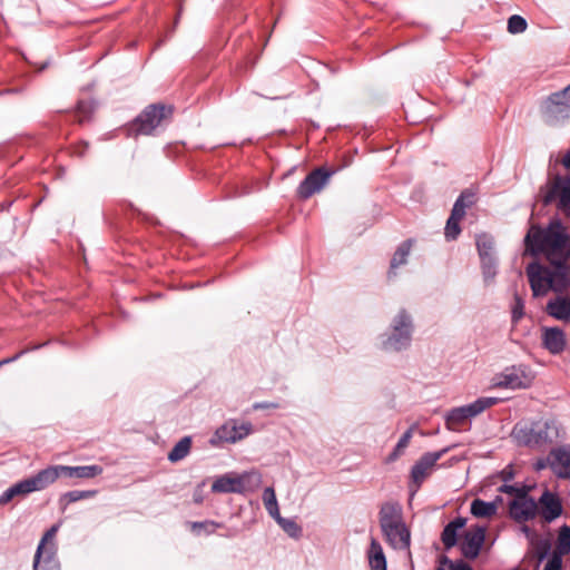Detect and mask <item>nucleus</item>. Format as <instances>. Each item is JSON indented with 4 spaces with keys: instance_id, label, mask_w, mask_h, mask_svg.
<instances>
[{
    "instance_id": "nucleus-14",
    "label": "nucleus",
    "mask_w": 570,
    "mask_h": 570,
    "mask_svg": "<svg viewBox=\"0 0 570 570\" xmlns=\"http://www.w3.org/2000/svg\"><path fill=\"white\" fill-rule=\"evenodd\" d=\"M530 286L534 296L544 295L552 286V273L538 263L527 267Z\"/></svg>"
},
{
    "instance_id": "nucleus-28",
    "label": "nucleus",
    "mask_w": 570,
    "mask_h": 570,
    "mask_svg": "<svg viewBox=\"0 0 570 570\" xmlns=\"http://www.w3.org/2000/svg\"><path fill=\"white\" fill-rule=\"evenodd\" d=\"M499 498L491 502H485L481 499H474L471 503V514L475 518L485 519L493 517L498 510Z\"/></svg>"
},
{
    "instance_id": "nucleus-38",
    "label": "nucleus",
    "mask_w": 570,
    "mask_h": 570,
    "mask_svg": "<svg viewBox=\"0 0 570 570\" xmlns=\"http://www.w3.org/2000/svg\"><path fill=\"white\" fill-rule=\"evenodd\" d=\"M557 550L560 554H567L570 552V527L562 525L558 535Z\"/></svg>"
},
{
    "instance_id": "nucleus-18",
    "label": "nucleus",
    "mask_w": 570,
    "mask_h": 570,
    "mask_svg": "<svg viewBox=\"0 0 570 570\" xmlns=\"http://www.w3.org/2000/svg\"><path fill=\"white\" fill-rule=\"evenodd\" d=\"M521 530L525 533L529 540L530 552L535 559L537 566L547 558L551 549L550 538H544L537 534L528 525H522Z\"/></svg>"
},
{
    "instance_id": "nucleus-32",
    "label": "nucleus",
    "mask_w": 570,
    "mask_h": 570,
    "mask_svg": "<svg viewBox=\"0 0 570 570\" xmlns=\"http://www.w3.org/2000/svg\"><path fill=\"white\" fill-rule=\"evenodd\" d=\"M191 448V439L190 436H184L180 439L173 450L168 453V460L170 462H178L186 458Z\"/></svg>"
},
{
    "instance_id": "nucleus-41",
    "label": "nucleus",
    "mask_w": 570,
    "mask_h": 570,
    "mask_svg": "<svg viewBox=\"0 0 570 570\" xmlns=\"http://www.w3.org/2000/svg\"><path fill=\"white\" fill-rule=\"evenodd\" d=\"M96 494V491L88 490V491H79L73 490L65 493L61 498V500L67 501V503H73L82 499L91 498Z\"/></svg>"
},
{
    "instance_id": "nucleus-13",
    "label": "nucleus",
    "mask_w": 570,
    "mask_h": 570,
    "mask_svg": "<svg viewBox=\"0 0 570 570\" xmlns=\"http://www.w3.org/2000/svg\"><path fill=\"white\" fill-rule=\"evenodd\" d=\"M330 177L331 173L323 168H317L311 171L297 188L298 197L302 199H308L314 194L321 191L327 184Z\"/></svg>"
},
{
    "instance_id": "nucleus-3",
    "label": "nucleus",
    "mask_w": 570,
    "mask_h": 570,
    "mask_svg": "<svg viewBox=\"0 0 570 570\" xmlns=\"http://www.w3.org/2000/svg\"><path fill=\"white\" fill-rule=\"evenodd\" d=\"M530 488L521 483L502 484L501 492L514 495L510 503V515L518 522H524L535 517L538 503L528 497Z\"/></svg>"
},
{
    "instance_id": "nucleus-17",
    "label": "nucleus",
    "mask_w": 570,
    "mask_h": 570,
    "mask_svg": "<svg viewBox=\"0 0 570 570\" xmlns=\"http://www.w3.org/2000/svg\"><path fill=\"white\" fill-rule=\"evenodd\" d=\"M542 345L551 354H561L567 346V336L558 326H544L541 330Z\"/></svg>"
},
{
    "instance_id": "nucleus-34",
    "label": "nucleus",
    "mask_w": 570,
    "mask_h": 570,
    "mask_svg": "<svg viewBox=\"0 0 570 570\" xmlns=\"http://www.w3.org/2000/svg\"><path fill=\"white\" fill-rule=\"evenodd\" d=\"M412 248V240H405L402 243L397 249L395 250L392 259H391V269H395L399 266L403 265L407 261V256L410 255Z\"/></svg>"
},
{
    "instance_id": "nucleus-31",
    "label": "nucleus",
    "mask_w": 570,
    "mask_h": 570,
    "mask_svg": "<svg viewBox=\"0 0 570 570\" xmlns=\"http://www.w3.org/2000/svg\"><path fill=\"white\" fill-rule=\"evenodd\" d=\"M33 570H60L59 563L55 558L53 548H50L43 554H35Z\"/></svg>"
},
{
    "instance_id": "nucleus-47",
    "label": "nucleus",
    "mask_w": 570,
    "mask_h": 570,
    "mask_svg": "<svg viewBox=\"0 0 570 570\" xmlns=\"http://www.w3.org/2000/svg\"><path fill=\"white\" fill-rule=\"evenodd\" d=\"M514 476V470L512 465H509L501 470V481L503 484H508V481L512 480Z\"/></svg>"
},
{
    "instance_id": "nucleus-40",
    "label": "nucleus",
    "mask_w": 570,
    "mask_h": 570,
    "mask_svg": "<svg viewBox=\"0 0 570 570\" xmlns=\"http://www.w3.org/2000/svg\"><path fill=\"white\" fill-rule=\"evenodd\" d=\"M273 519H275L283 530L291 537H298L301 534L302 529L294 520L282 518L281 513L278 517H274Z\"/></svg>"
},
{
    "instance_id": "nucleus-29",
    "label": "nucleus",
    "mask_w": 570,
    "mask_h": 570,
    "mask_svg": "<svg viewBox=\"0 0 570 570\" xmlns=\"http://www.w3.org/2000/svg\"><path fill=\"white\" fill-rule=\"evenodd\" d=\"M240 483V493L254 492L262 484V474L256 470H250L238 474Z\"/></svg>"
},
{
    "instance_id": "nucleus-4",
    "label": "nucleus",
    "mask_w": 570,
    "mask_h": 570,
    "mask_svg": "<svg viewBox=\"0 0 570 570\" xmlns=\"http://www.w3.org/2000/svg\"><path fill=\"white\" fill-rule=\"evenodd\" d=\"M171 112V108L165 105H150L135 119L130 130L136 135H149Z\"/></svg>"
},
{
    "instance_id": "nucleus-16",
    "label": "nucleus",
    "mask_w": 570,
    "mask_h": 570,
    "mask_svg": "<svg viewBox=\"0 0 570 570\" xmlns=\"http://www.w3.org/2000/svg\"><path fill=\"white\" fill-rule=\"evenodd\" d=\"M550 469L559 479H570V444L550 451Z\"/></svg>"
},
{
    "instance_id": "nucleus-35",
    "label": "nucleus",
    "mask_w": 570,
    "mask_h": 570,
    "mask_svg": "<svg viewBox=\"0 0 570 570\" xmlns=\"http://www.w3.org/2000/svg\"><path fill=\"white\" fill-rule=\"evenodd\" d=\"M558 193L560 205L562 207H567L570 205V179L562 183V184H556L551 195L547 196L546 203H548L551 197Z\"/></svg>"
},
{
    "instance_id": "nucleus-33",
    "label": "nucleus",
    "mask_w": 570,
    "mask_h": 570,
    "mask_svg": "<svg viewBox=\"0 0 570 570\" xmlns=\"http://www.w3.org/2000/svg\"><path fill=\"white\" fill-rule=\"evenodd\" d=\"M415 425H412L399 440V442L396 443L394 450L392 451V453L389 455V461L390 462H393L395 460H397L405 451V449L409 446L410 444V441L413 436V432L415 430Z\"/></svg>"
},
{
    "instance_id": "nucleus-10",
    "label": "nucleus",
    "mask_w": 570,
    "mask_h": 570,
    "mask_svg": "<svg viewBox=\"0 0 570 570\" xmlns=\"http://www.w3.org/2000/svg\"><path fill=\"white\" fill-rule=\"evenodd\" d=\"M533 372L525 365H513L505 367L501 373V387L527 389L532 384Z\"/></svg>"
},
{
    "instance_id": "nucleus-21",
    "label": "nucleus",
    "mask_w": 570,
    "mask_h": 570,
    "mask_svg": "<svg viewBox=\"0 0 570 570\" xmlns=\"http://www.w3.org/2000/svg\"><path fill=\"white\" fill-rule=\"evenodd\" d=\"M386 542L395 550H407L411 543V533L405 523L393 527L391 530H382Z\"/></svg>"
},
{
    "instance_id": "nucleus-42",
    "label": "nucleus",
    "mask_w": 570,
    "mask_h": 570,
    "mask_svg": "<svg viewBox=\"0 0 570 570\" xmlns=\"http://www.w3.org/2000/svg\"><path fill=\"white\" fill-rule=\"evenodd\" d=\"M94 111V106L90 101H79L77 105V120L82 124L89 119Z\"/></svg>"
},
{
    "instance_id": "nucleus-30",
    "label": "nucleus",
    "mask_w": 570,
    "mask_h": 570,
    "mask_svg": "<svg viewBox=\"0 0 570 570\" xmlns=\"http://www.w3.org/2000/svg\"><path fill=\"white\" fill-rule=\"evenodd\" d=\"M548 313L558 320H567L570 317V298L558 297L548 304Z\"/></svg>"
},
{
    "instance_id": "nucleus-12",
    "label": "nucleus",
    "mask_w": 570,
    "mask_h": 570,
    "mask_svg": "<svg viewBox=\"0 0 570 570\" xmlns=\"http://www.w3.org/2000/svg\"><path fill=\"white\" fill-rule=\"evenodd\" d=\"M544 108L550 118L570 117V85L561 91L551 94L546 100Z\"/></svg>"
},
{
    "instance_id": "nucleus-20",
    "label": "nucleus",
    "mask_w": 570,
    "mask_h": 570,
    "mask_svg": "<svg viewBox=\"0 0 570 570\" xmlns=\"http://www.w3.org/2000/svg\"><path fill=\"white\" fill-rule=\"evenodd\" d=\"M381 530H391L393 527L404 523L402 508L397 503H384L379 512Z\"/></svg>"
},
{
    "instance_id": "nucleus-37",
    "label": "nucleus",
    "mask_w": 570,
    "mask_h": 570,
    "mask_svg": "<svg viewBox=\"0 0 570 570\" xmlns=\"http://www.w3.org/2000/svg\"><path fill=\"white\" fill-rule=\"evenodd\" d=\"M58 529H59V525L53 524L50 529H48L46 531V533L43 534L42 539L39 542L36 553L43 554L50 548L55 549L53 540L56 538Z\"/></svg>"
},
{
    "instance_id": "nucleus-46",
    "label": "nucleus",
    "mask_w": 570,
    "mask_h": 570,
    "mask_svg": "<svg viewBox=\"0 0 570 570\" xmlns=\"http://www.w3.org/2000/svg\"><path fill=\"white\" fill-rule=\"evenodd\" d=\"M523 305L521 299L515 298V305L512 308V318L513 321H518L523 317Z\"/></svg>"
},
{
    "instance_id": "nucleus-43",
    "label": "nucleus",
    "mask_w": 570,
    "mask_h": 570,
    "mask_svg": "<svg viewBox=\"0 0 570 570\" xmlns=\"http://www.w3.org/2000/svg\"><path fill=\"white\" fill-rule=\"evenodd\" d=\"M222 523L215 521H202V522H193L191 529L194 531L203 529L206 533L212 534L216 531V529L222 528Z\"/></svg>"
},
{
    "instance_id": "nucleus-11",
    "label": "nucleus",
    "mask_w": 570,
    "mask_h": 570,
    "mask_svg": "<svg viewBox=\"0 0 570 570\" xmlns=\"http://www.w3.org/2000/svg\"><path fill=\"white\" fill-rule=\"evenodd\" d=\"M450 448H444L436 452L424 453L419 461L412 466L411 478L413 482L420 487L422 482L431 474L436 462L448 453Z\"/></svg>"
},
{
    "instance_id": "nucleus-54",
    "label": "nucleus",
    "mask_w": 570,
    "mask_h": 570,
    "mask_svg": "<svg viewBox=\"0 0 570 570\" xmlns=\"http://www.w3.org/2000/svg\"><path fill=\"white\" fill-rule=\"evenodd\" d=\"M436 570H444L443 567H438Z\"/></svg>"
},
{
    "instance_id": "nucleus-1",
    "label": "nucleus",
    "mask_w": 570,
    "mask_h": 570,
    "mask_svg": "<svg viewBox=\"0 0 570 570\" xmlns=\"http://www.w3.org/2000/svg\"><path fill=\"white\" fill-rule=\"evenodd\" d=\"M525 246L533 255L543 254L551 265L566 272L570 237L559 220L551 222L547 228L532 226L525 236Z\"/></svg>"
},
{
    "instance_id": "nucleus-52",
    "label": "nucleus",
    "mask_w": 570,
    "mask_h": 570,
    "mask_svg": "<svg viewBox=\"0 0 570 570\" xmlns=\"http://www.w3.org/2000/svg\"><path fill=\"white\" fill-rule=\"evenodd\" d=\"M566 168L570 169V150L566 154L562 160Z\"/></svg>"
},
{
    "instance_id": "nucleus-26",
    "label": "nucleus",
    "mask_w": 570,
    "mask_h": 570,
    "mask_svg": "<svg viewBox=\"0 0 570 570\" xmlns=\"http://www.w3.org/2000/svg\"><path fill=\"white\" fill-rule=\"evenodd\" d=\"M366 554L371 570H386V558L383 548L375 538H371Z\"/></svg>"
},
{
    "instance_id": "nucleus-53",
    "label": "nucleus",
    "mask_w": 570,
    "mask_h": 570,
    "mask_svg": "<svg viewBox=\"0 0 570 570\" xmlns=\"http://www.w3.org/2000/svg\"><path fill=\"white\" fill-rule=\"evenodd\" d=\"M409 317H410V316H409L407 314L402 313V314L400 315V317H399V321L404 322V321H407V318H409Z\"/></svg>"
},
{
    "instance_id": "nucleus-50",
    "label": "nucleus",
    "mask_w": 570,
    "mask_h": 570,
    "mask_svg": "<svg viewBox=\"0 0 570 570\" xmlns=\"http://www.w3.org/2000/svg\"><path fill=\"white\" fill-rule=\"evenodd\" d=\"M253 407L255 410H258V409H271V407L275 409V407H277V405L273 404V403H255L253 405Z\"/></svg>"
},
{
    "instance_id": "nucleus-8",
    "label": "nucleus",
    "mask_w": 570,
    "mask_h": 570,
    "mask_svg": "<svg viewBox=\"0 0 570 570\" xmlns=\"http://www.w3.org/2000/svg\"><path fill=\"white\" fill-rule=\"evenodd\" d=\"M412 332V323H397L380 336V346L387 353L405 350L410 346Z\"/></svg>"
},
{
    "instance_id": "nucleus-9",
    "label": "nucleus",
    "mask_w": 570,
    "mask_h": 570,
    "mask_svg": "<svg viewBox=\"0 0 570 570\" xmlns=\"http://www.w3.org/2000/svg\"><path fill=\"white\" fill-rule=\"evenodd\" d=\"M253 432V425L249 422L238 423L236 420H229L219 426L209 443L214 446L223 442L236 443Z\"/></svg>"
},
{
    "instance_id": "nucleus-2",
    "label": "nucleus",
    "mask_w": 570,
    "mask_h": 570,
    "mask_svg": "<svg viewBox=\"0 0 570 570\" xmlns=\"http://www.w3.org/2000/svg\"><path fill=\"white\" fill-rule=\"evenodd\" d=\"M563 431L554 419L537 422H519L514 425L511 436L520 445L541 449L562 438Z\"/></svg>"
},
{
    "instance_id": "nucleus-7",
    "label": "nucleus",
    "mask_w": 570,
    "mask_h": 570,
    "mask_svg": "<svg viewBox=\"0 0 570 570\" xmlns=\"http://www.w3.org/2000/svg\"><path fill=\"white\" fill-rule=\"evenodd\" d=\"M498 402V397H479L471 404L455 407L446 415V426L451 430H455L466 420L479 415L484 410L495 405Z\"/></svg>"
},
{
    "instance_id": "nucleus-5",
    "label": "nucleus",
    "mask_w": 570,
    "mask_h": 570,
    "mask_svg": "<svg viewBox=\"0 0 570 570\" xmlns=\"http://www.w3.org/2000/svg\"><path fill=\"white\" fill-rule=\"evenodd\" d=\"M475 204V194L469 189L461 193L455 200L451 215L444 228V235L448 240H454L461 233L460 222L466 214V209Z\"/></svg>"
},
{
    "instance_id": "nucleus-19",
    "label": "nucleus",
    "mask_w": 570,
    "mask_h": 570,
    "mask_svg": "<svg viewBox=\"0 0 570 570\" xmlns=\"http://www.w3.org/2000/svg\"><path fill=\"white\" fill-rule=\"evenodd\" d=\"M538 512L546 522L557 519L562 512L559 498L550 491H544L538 502Z\"/></svg>"
},
{
    "instance_id": "nucleus-44",
    "label": "nucleus",
    "mask_w": 570,
    "mask_h": 570,
    "mask_svg": "<svg viewBox=\"0 0 570 570\" xmlns=\"http://www.w3.org/2000/svg\"><path fill=\"white\" fill-rule=\"evenodd\" d=\"M562 556L559 552L553 553V556L548 560L543 570H560L562 566Z\"/></svg>"
},
{
    "instance_id": "nucleus-45",
    "label": "nucleus",
    "mask_w": 570,
    "mask_h": 570,
    "mask_svg": "<svg viewBox=\"0 0 570 570\" xmlns=\"http://www.w3.org/2000/svg\"><path fill=\"white\" fill-rule=\"evenodd\" d=\"M41 345H35L32 347H27V348H23L21 350L20 352H18L17 354H14L13 356L11 357H8V358H3L0 361V367L6 365V364H10L12 362H16L17 360H19L22 355H24L26 353H28L29 351H32V350H37L39 348Z\"/></svg>"
},
{
    "instance_id": "nucleus-49",
    "label": "nucleus",
    "mask_w": 570,
    "mask_h": 570,
    "mask_svg": "<svg viewBox=\"0 0 570 570\" xmlns=\"http://www.w3.org/2000/svg\"><path fill=\"white\" fill-rule=\"evenodd\" d=\"M451 570H472V568L463 561H455L451 563Z\"/></svg>"
},
{
    "instance_id": "nucleus-23",
    "label": "nucleus",
    "mask_w": 570,
    "mask_h": 570,
    "mask_svg": "<svg viewBox=\"0 0 570 570\" xmlns=\"http://www.w3.org/2000/svg\"><path fill=\"white\" fill-rule=\"evenodd\" d=\"M58 465H51L43 470H40L37 474L29 478L33 491H41L48 488L50 484L56 482L58 478H60V472L58 471Z\"/></svg>"
},
{
    "instance_id": "nucleus-25",
    "label": "nucleus",
    "mask_w": 570,
    "mask_h": 570,
    "mask_svg": "<svg viewBox=\"0 0 570 570\" xmlns=\"http://www.w3.org/2000/svg\"><path fill=\"white\" fill-rule=\"evenodd\" d=\"M465 524L466 519L458 517L444 527L441 534V540L446 550L453 548L458 543V531L464 528Z\"/></svg>"
},
{
    "instance_id": "nucleus-51",
    "label": "nucleus",
    "mask_w": 570,
    "mask_h": 570,
    "mask_svg": "<svg viewBox=\"0 0 570 570\" xmlns=\"http://www.w3.org/2000/svg\"><path fill=\"white\" fill-rule=\"evenodd\" d=\"M451 563H455V561L450 560L446 556L440 558V567L448 566L451 569Z\"/></svg>"
},
{
    "instance_id": "nucleus-48",
    "label": "nucleus",
    "mask_w": 570,
    "mask_h": 570,
    "mask_svg": "<svg viewBox=\"0 0 570 570\" xmlns=\"http://www.w3.org/2000/svg\"><path fill=\"white\" fill-rule=\"evenodd\" d=\"M548 466L550 468V454L547 456V459H540L534 464V468L538 471L543 470Z\"/></svg>"
},
{
    "instance_id": "nucleus-6",
    "label": "nucleus",
    "mask_w": 570,
    "mask_h": 570,
    "mask_svg": "<svg viewBox=\"0 0 570 570\" xmlns=\"http://www.w3.org/2000/svg\"><path fill=\"white\" fill-rule=\"evenodd\" d=\"M476 248L481 261L484 283L493 285L497 276L494 237L488 234L478 235Z\"/></svg>"
},
{
    "instance_id": "nucleus-15",
    "label": "nucleus",
    "mask_w": 570,
    "mask_h": 570,
    "mask_svg": "<svg viewBox=\"0 0 570 570\" xmlns=\"http://www.w3.org/2000/svg\"><path fill=\"white\" fill-rule=\"evenodd\" d=\"M485 539V528L476 525L465 532L463 540L460 543L461 553L466 559H474L479 556L481 547Z\"/></svg>"
},
{
    "instance_id": "nucleus-39",
    "label": "nucleus",
    "mask_w": 570,
    "mask_h": 570,
    "mask_svg": "<svg viewBox=\"0 0 570 570\" xmlns=\"http://www.w3.org/2000/svg\"><path fill=\"white\" fill-rule=\"evenodd\" d=\"M527 27H528V23L523 17H521L519 14H513L508 20L507 29L510 33L517 35V33L524 32Z\"/></svg>"
},
{
    "instance_id": "nucleus-27",
    "label": "nucleus",
    "mask_w": 570,
    "mask_h": 570,
    "mask_svg": "<svg viewBox=\"0 0 570 570\" xmlns=\"http://www.w3.org/2000/svg\"><path fill=\"white\" fill-rule=\"evenodd\" d=\"M35 492L33 491V488L31 485V482L28 479H24V480H21L17 483H14L13 485H11L10 488H8L0 497V504L1 505H4L7 503H9L12 499L17 498V497H24L29 493H32Z\"/></svg>"
},
{
    "instance_id": "nucleus-24",
    "label": "nucleus",
    "mask_w": 570,
    "mask_h": 570,
    "mask_svg": "<svg viewBox=\"0 0 570 570\" xmlns=\"http://www.w3.org/2000/svg\"><path fill=\"white\" fill-rule=\"evenodd\" d=\"M239 488V476L236 473H226L212 484V491L215 493H240Z\"/></svg>"
},
{
    "instance_id": "nucleus-36",
    "label": "nucleus",
    "mask_w": 570,
    "mask_h": 570,
    "mask_svg": "<svg viewBox=\"0 0 570 570\" xmlns=\"http://www.w3.org/2000/svg\"><path fill=\"white\" fill-rule=\"evenodd\" d=\"M263 502H264V505L268 512V514L274 518V517H278L279 514V509H278V503H277V499H276V494H275V491L273 488H266L263 492Z\"/></svg>"
},
{
    "instance_id": "nucleus-22",
    "label": "nucleus",
    "mask_w": 570,
    "mask_h": 570,
    "mask_svg": "<svg viewBox=\"0 0 570 570\" xmlns=\"http://www.w3.org/2000/svg\"><path fill=\"white\" fill-rule=\"evenodd\" d=\"M60 476L68 479H92L102 473L100 465H80V466H68L58 465Z\"/></svg>"
}]
</instances>
